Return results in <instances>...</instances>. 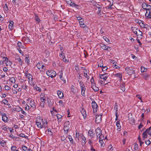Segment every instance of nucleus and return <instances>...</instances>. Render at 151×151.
<instances>
[{
	"label": "nucleus",
	"instance_id": "f257e3e1",
	"mask_svg": "<svg viewBox=\"0 0 151 151\" xmlns=\"http://www.w3.org/2000/svg\"><path fill=\"white\" fill-rule=\"evenodd\" d=\"M36 124L39 129L47 127V122L45 120H43L40 117H37L36 118Z\"/></svg>",
	"mask_w": 151,
	"mask_h": 151
},
{
	"label": "nucleus",
	"instance_id": "f03ea898",
	"mask_svg": "<svg viewBox=\"0 0 151 151\" xmlns=\"http://www.w3.org/2000/svg\"><path fill=\"white\" fill-rule=\"evenodd\" d=\"M3 60H1L0 61V64L1 65H3L4 64V62L5 63L6 66H10L12 64V63L6 57H2Z\"/></svg>",
	"mask_w": 151,
	"mask_h": 151
},
{
	"label": "nucleus",
	"instance_id": "7ed1b4c3",
	"mask_svg": "<svg viewBox=\"0 0 151 151\" xmlns=\"http://www.w3.org/2000/svg\"><path fill=\"white\" fill-rule=\"evenodd\" d=\"M95 131L97 138L104 139V136L102 133L101 130L99 128H97Z\"/></svg>",
	"mask_w": 151,
	"mask_h": 151
},
{
	"label": "nucleus",
	"instance_id": "20e7f679",
	"mask_svg": "<svg viewBox=\"0 0 151 151\" xmlns=\"http://www.w3.org/2000/svg\"><path fill=\"white\" fill-rule=\"evenodd\" d=\"M47 75L50 77L52 78L55 77L56 75V72L53 70H49L46 72Z\"/></svg>",
	"mask_w": 151,
	"mask_h": 151
},
{
	"label": "nucleus",
	"instance_id": "39448f33",
	"mask_svg": "<svg viewBox=\"0 0 151 151\" xmlns=\"http://www.w3.org/2000/svg\"><path fill=\"white\" fill-rule=\"evenodd\" d=\"M70 127V125L69 121H67L65 123L63 129L65 133H67L68 132V130Z\"/></svg>",
	"mask_w": 151,
	"mask_h": 151
},
{
	"label": "nucleus",
	"instance_id": "423d86ee",
	"mask_svg": "<svg viewBox=\"0 0 151 151\" xmlns=\"http://www.w3.org/2000/svg\"><path fill=\"white\" fill-rule=\"evenodd\" d=\"M142 6L144 9L146 10L148 12H150V10L151 9V5L147 4L145 3H143L142 4Z\"/></svg>",
	"mask_w": 151,
	"mask_h": 151
},
{
	"label": "nucleus",
	"instance_id": "0eeeda50",
	"mask_svg": "<svg viewBox=\"0 0 151 151\" xmlns=\"http://www.w3.org/2000/svg\"><path fill=\"white\" fill-rule=\"evenodd\" d=\"M91 105L93 109V113L94 114H96L98 109L97 105L95 102H93L91 103Z\"/></svg>",
	"mask_w": 151,
	"mask_h": 151
},
{
	"label": "nucleus",
	"instance_id": "6e6552de",
	"mask_svg": "<svg viewBox=\"0 0 151 151\" xmlns=\"http://www.w3.org/2000/svg\"><path fill=\"white\" fill-rule=\"evenodd\" d=\"M81 27L84 28L85 31L86 32L88 31V28L86 25L84 24V21L83 19L79 21Z\"/></svg>",
	"mask_w": 151,
	"mask_h": 151
},
{
	"label": "nucleus",
	"instance_id": "1a4fd4ad",
	"mask_svg": "<svg viewBox=\"0 0 151 151\" xmlns=\"http://www.w3.org/2000/svg\"><path fill=\"white\" fill-rule=\"evenodd\" d=\"M99 45L104 50H107L108 51H110L111 50V47L108 46H106L105 44L103 43H101Z\"/></svg>",
	"mask_w": 151,
	"mask_h": 151
},
{
	"label": "nucleus",
	"instance_id": "9d476101",
	"mask_svg": "<svg viewBox=\"0 0 151 151\" xmlns=\"http://www.w3.org/2000/svg\"><path fill=\"white\" fill-rule=\"evenodd\" d=\"M102 115H97L96 116L95 122L96 123L99 124L101 122Z\"/></svg>",
	"mask_w": 151,
	"mask_h": 151
},
{
	"label": "nucleus",
	"instance_id": "9b49d317",
	"mask_svg": "<svg viewBox=\"0 0 151 151\" xmlns=\"http://www.w3.org/2000/svg\"><path fill=\"white\" fill-rule=\"evenodd\" d=\"M137 23L139 24L141 28H145V26L147 25L145 24L144 22L142 21L138 20Z\"/></svg>",
	"mask_w": 151,
	"mask_h": 151
},
{
	"label": "nucleus",
	"instance_id": "f8f14e48",
	"mask_svg": "<svg viewBox=\"0 0 151 151\" xmlns=\"http://www.w3.org/2000/svg\"><path fill=\"white\" fill-rule=\"evenodd\" d=\"M125 70L127 73L129 75H132L134 71L132 68L128 67L126 68H125Z\"/></svg>",
	"mask_w": 151,
	"mask_h": 151
},
{
	"label": "nucleus",
	"instance_id": "ddd939ff",
	"mask_svg": "<svg viewBox=\"0 0 151 151\" xmlns=\"http://www.w3.org/2000/svg\"><path fill=\"white\" fill-rule=\"evenodd\" d=\"M135 34H136L137 37L141 38H142V33L139 29H138Z\"/></svg>",
	"mask_w": 151,
	"mask_h": 151
},
{
	"label": "nucleus",
	"instance_id": "4468645a",
	"mask_svg": "<svg viewBox=\"0 0 151 151\" xmlns=\"http://www.w3.org/2000/svg\"><path fill=\"white\" fill-rule=\"evenodd\" d=\"M40 98L41 101L43 102H45L46 101V97L45 96V94L43 93H42L40 95Z\"/></svg>",
	"mask_w": 151,
	"mask_h": 151
},
{
	"label": "nucleus",
	"instance_id": "2eb2a0df",
	"mask_svg": "<svg viewBox=\"0 0 151 151\" xmlns=\"http://www.w3.org/2000/svg\"><path fill=\"white\" fill-rule=\"evenodd\" d=\"M67 4L72 6L76 7L78 6L75 4V3L72 2L70 0H69L68 1H66Z\"/></svg>",
	"mask_w": 151,
	"mask_h": 151
},
{
	"label": "nucleus",
	"instance_id": "dca6fc26",
	"mask_svg": "<svg viewBox=\"0 0 151 151\" xmlns=\"http://www.w3.org/2000/svg\"><path fill=\"white\" fill-rule=\"evenodd\" d=\"M29 104L30 106V107H32L33 109H34L35 108V106L34 101L32 100H30V102Z\"/></svg>",
	"mask_w": 151,
	"mask_h": 151
},
{
	"label": "nucleus",
	"instance_id": "f3484780",
	"mask_svg": "<svg viewBox=\"0 0 151 151\" xmlns=\"http://www.w3.org/2000/svg\"><path fill=\"white\" fill-rule=\"evenodd\" d=\"M114 76L118 78L120 81L122 79V74L121 73H118L114 74Z\"/></svg>",
	"mask_w": 151,
	"mask_h": 151
},
{
	"label": "nucleus",
	"instance_id": "a211bd4d",
	"mask_svg": "<svg viewBox=\"0 0 151 151\" xmlns=\"http://www.w3.org/2000/svg\"><path fill=\"white\" fill-rule=\"evenodd\" d=\"M44 66V65L42 63L39 62L36 65L37 68L39 69H42Z\"/></svg>",
	"mask_w": 151,
	"mask_h": 151
},
{
	"label": "nucleus",
	"instance_id": "6ab92c4d",
	"mask_svg": "<svg viewBox=\"0 0 151 151\" xmlns=\"http://www.w3.org/2000/svg\"><path fill=\"white\" fill-rule=\"evenodd\" d=\"M2 120L4 122H6L8 120V118L5 114L2 115Z\"/></svg>",
	"mask_w": 151,
	"mask_h": 151
},
{
	"label": "nucleus",
	"instance_id": "aec40b11",
	"mask_svg": "<svg viewBox=\"0 0 151 151\" xmlns=\"http://www.w3.org/2000/svg\"><path fill=\"white\" fill-rule=\"evenodd\" d=\"M147 134V132L146 130H145L142 134V139L143 140L147 138L148 136Z\"/></svg>",
	"mask_w": 151,
	"mask_h": 151
},
{
	"label": "nucleus",
	"instance_id": "412c9836",
	"mask_svg": "<svg viewBox=\"0 0 151 151\" xmlns=\"http://www.w3.org/2000/svg\"><path fill=\"white\" fill-rule=\"evenodd\" d=\"M58 95L59 97L62 99L63 97V93L61 91H58L57 92Z\"/></svg>",
	"mask_w": 151,
	"mask_h": 151
},
{
	"label": "nucleus",
	"instance_id": "4be33fe9",
	"mask_svg": "<svg viewBox=\"0 0 151 151\" xmlns=\"http://www.w3.org/2000/svg\"><path fill=\"white\" fill-rule=\"evenodd\" d=\"M116 124L117 127V130L118 131H119L121 130V126L119 123V121H117L116 123Z\"/></svg>",
	"mask_w": 151,
	"mask_h": 151
},
{
	"label": "nucleus",
	"instance_id": "5701e85b",
	"mask_svg": "<svg viewBox=\"0 0 151 151\" xmlns=\"http://www.w3.org/2000/svg\"><path fill=\"white\" fill-rule=\"evenodd\" d=\"M129 122L132 125L134 124L135 120L132 117H129Z\"/></svg>",
	"mask_w": 151,
	"mask_h": 151
},
{
	"label": "nucleus",
	"instance_id": "b1692460",
	"mask_svg": "<svg viewBox=\"0 0 151 151\" xmlns=\"http://www.w3.org/2000/svg\"><path fill=\"white\" fill-rule=\"evenodd\" d=\"M16 59L18 61L19 64L22 65V59L19 56H16Z\"/></svg>",
	"mask_w": 151,
	"mask_h": 151
},
{
	"label": "nucleus",
	"instance_id": "393cba45",
	"mask_svg": "<svg viewBox=\"0 0 151 151\" xmlns=\"http://www.w3.org/2000/svg\"><path fill=\"white\" fill-rule=\"evenodd\" d=\"M88 135L91 137H93L94 135V132L92 130H90L88 132Z\"/></svg>",
	"mask_w": 151,
	"mask_h": 151
},
{
	"label": "nucleus",
	"instance_id": "a878e982",
	"mask_svg": "<svg viewBox=\"0 0 151 151\" xmlns=\"http://www.w3.org/2000/svg\"><path fill=\"white\" fill-rule=\"evenodd\" d=\"M145 16L147 18L151 19V13L150 12H148L147 11L145 13Z\"/></svg>",
	"mask_w": 151,
	"mask_h": 151
},
{
	"label": "nucleus",
	"instance_id": "bb28decb",
	"mask_svg": "<svg viewBox=\"0 0 151 151\" xmlns=\"http://www.w3.org/2000/svg\"><path fill=\"white\" fill-rule=\"evenodd\" d=\"M138 29L137 28V27H132L131 28V30L133 32L134 34H136L137 33V32L138 30Z\"/></svg>",
	"mask_w": 151,
	"mask_h": 151
},
{
	"label": "nucleus",
	"instance_id": "cd10ccee",
	"mask_svg": "<svg viewBox=\"0 0 151 151\" xmlns=\"http://www.w3.org/2000/svg\"><path fill=\"white\" fill-rule=\"evenodd\" d=\"M143 78L146 80H147L149 78V76L146 73H145L142 74Z\"/></svg>",
	"mask_w": 151,
	"mask_h": 151
},
{
	"label": "nucleus",
	"instance_id": "c85d7f7f",
	"mask_svg": "<svg viewBox=\"0 0 151 151\" xmlns=\"http://www.w3.org/2000/svg\"><path fill=\"white\" fill-rule=\"evenodd\" d=\"M91 87L95 91H96L99 90V88L95 85V84L92 85Z\"/></svg>",
	"mask_w": 151,
	"mask_h": 151
},
{
	"label": "nucleus",
	"instance_id": "c756f323",
	"mask_svg": "<svg viewBox=\"0 0 151 151\" xmlns=\"http://www.w3.org/2000/svg\"><path fill=\"white\" fill-rule=\"evenodd\" d=\"M14 109V111H19L22 110V109L19 106H16Z\"/></svg>",
	"mask_w": 151,
	"mask_h": 151
},
{
	"label": "nucleus",
	"instance_id": "7c9ffc66",
	"mask_svg": "<svg viewBox=\"0 0 151 151\" xmlns=\"http://www.w3.org/2000/svg\"><path fill=\"white\" fill-rule=\"evenodd\" d=\"M23 40L24 41V42L25 43H28L31 42V40H30L29 37L23 38Z\"/></svg>",
	"mask_w": 151,
	"mask_h": 151
},
{
	"label": "nucleus",
	"instance_id": "2f4dec72",
	"mask_svg": "<svg viewBox=\"0 0 151 151\" xmlns=\"http://www.w3.org/2000/svg\"><path fill=\"white\" fill-rule=\"evenodd\" d=\"M100 78L101 79H103L105 81L107 78V77L106 74L101 75L100 76Z\"/></svg>",
	"mask_w": 151,
	"mask_h": 151
},
{
	"label": "nucleus",
	"instance_id": "473e14b6",
	"mask_svg": "<svg viewBox=\"0 0 151 151\" xmlns=\"http://www.w3.org/2000/svg\"><path fill=\"white\" fill-rule=\"evenodd\" d=\"M13 21H11L10 22L9 25V28L11 30H12L13 28Z\"/></svg>",
	"mask_w": 151,
	"mask_h": 151
},
{
	"label": "nucleus",
	"instance_id": "72a5a7b5",
	"mask_svg": "<svg viewBox=\"0 0 151 151\" xmlns=\"http://www.w3.org/2000/svg\"><path fill=\"white\" fill-rule=\"evenodd\" d=\"M26 76L27 78H28L29 81H32V76L30 74L28 73L26 75Z\"/></svg>",
	"mask_w": 151,
	"mask_h": 151
},
{
	"label": "nucleus",
	"instance_id": "f704fd0d",
	"mask_svg": "<svg viewBox=\"0 0 151 151\" xmlns=\"http://www.w3.org/2000/svg\"><path fill=\"white\" fill-rule=\"evenodd\" d=\"M94 5L95 6L96 8H98V9H102V5L101 4L100 5L96 3Z\"/></svg>",
	"mask_w": 151,
	"mask_h": 151
},
{
	"label": "nucleus",
	"instance_id": "c9c22d12",
	"mask_svg": "<svg viewBox=\"0 0 151 151\" xmlns=\"http://www.w3.org/2000/svg\"><path fill=\"white\" fill-rule=\"evenodd\" d=\"M80 84L81 86V91L86 90V88H85V86L82 83H81V81H80Z\"/></svg>",
	"mask_w": 151,
	"mask_h": 151
},
{
	"label": "nucleus",
	"instance_id": "e433bc0d",
	"mask_svg": "<svg viewBox=\"0 0 151 151\" xmlns=\"http://www.w3.org/2000/svg\"><path fill=\"white\" fill-rule=\"evenodd\" d=\"M81 112L84 118L86 117V113L84 109H82L81 111Z\"/></svg>",
	"mask_w": 151,
	"mask_h": 151
},
{
	"label": "nucleus",
	"instance_id": "4c0bfd02",
	"mask_svg": "<svg viewBox=\"0 0 151 151\" xmlns=\"http://www.w3.org/2000/svg\"><path fill=\"white\" fill-rule=\"evenodd\" d=\"M34 90L37 91H38L40 92L41 91V88L37 86H34Z\"/></svg>",
	"mask_w": 151,
	"mask_h": 151
},
{
	"label": "nucleus",
	"instance_id": "58836bf2",
	"mask_svg": "<svg viewBox=\"0 0 151 151\" xmlns=\"http://www.w3.org/2000/svg\"><path fill=\"white\" fill-rule=\"evenodd\" d=\"M118 106L117 103H116L114 105V109L115 110L116 112L115 113H118Z\"/></svg>",
	"mask_w": 151,
	"mask_h": 151
},
{
	"label": "nucleus",
	"instance_id": "ea45409f",
	"mask_svg": "<svg viewBox=\"0 0 151 151\" xmlns=\"http://www.w3.org/2000/svg\"><path fill=\"white\" fill-rule=\"evenodd\" d=\"M147 134L151 136V127L146 130Z\"/></svg>",
	"mask_w": 151,
	"mask_h": 151
},
{
	"label": "nucleus",
	"instance_id": "a19ab883",
	"mask_svg": "<svg viewBox=\"0 0 151 151\" xmlns=\"http://www.w3.org/2000/svg\"><path fill=\"white\" fill-rule=\"evenodd\" d=\"M88 72L86 70H85L84 71V76L87 78V79H89V76H88L87 75Z\"/></svg>",
	"mask_w": 151,
	"mask_h": 151
},
{
	"label": "nucleus",
	"instance_id": "79ce46f5",
	"mask_svg": "<svg viewBox=\"0 0 151 151\" xmlns=\"http://www.w3.org/2000/svg\"><path fill=\"white\" fill-rule=\"evenodd\" d=\"M0 143L1 145L3 147H4L6 144V142L4 140L0 141Z\"/></svg>",
	"mask_w": 151,
	"mask_h": 151
},
{
	"label": "nucleus",
	"instance_id": "37998d69",
	"mask_svg": "<svg viewBox=\"0 0 151 151\" xmlns=\"http://www.w3.org/2000/svg\"><path fill=\"white\" fill-rule=\"evenodd\" d=\"M3 9L6 12H7L8 10V8L7 4H5L4 5Z\"/></svg>",
	"mask_w": 151,
	"mask_h": 151
},
{
	"label": "nucleus",
	"instance_id": "c03bdc74",
	"mask_svg": "<svg viewBox=\"0 0 151 151\" xmlns=\"http://www.w3.org/2000/svg\"><path fill=\"white\" fill-rule=\"evenodd\" d=\"M59 105L60 106L63 107L64 106V104L63 103V101L62 100H60L59 101Z\"/></svg>",
	"mask_w": 151,
	"mask_h": 151
},
{
	"label": "nucleus",
	"instance_id": "a18cd8bd",
	"mask_svg": "<svg viewBox=\"0 0 151 151\" xmlns=\"http://www.w3.org/2000/svg\"><path fill=\"white\" fill-rule=\"evenodd\" d=\"M104 139H99V142L101 145V146H103L104 145V142L103 141V140Z\"/></svg>",
	"mask_w": 151,
	"mask_h": 151
},
{
	"label": "nucleus",
	"instance_id": "49530a36",
	"mask_svg": "<svg viewBox=\"0 0 151 151\" xmlns=\"http://www.w3.org/2000/svg\"><path fill=\"white\" fill-rule=\"evenodd\" d=\"M11 150L12 151H17V147L14 146H13L11 147Z\"/></svg>",
	"mask_w": 151,
	"mask_h": 151
},
{
	"label": "nucleus",
	"instance_id": "de8ad7c7",
	"mask_svg": "<svg viewBox=\"0 0 151 151\" xmlns=\"http://www.w3.org/2000/svg\"><path fill=\"white\" fill-rule=\"evenodd\" d=\"M10 81L12 83H14L15 81V78L14 77H12L10 78Z\"/></svg>",
	"mask_w": 151,
	"mask_h": 151
},
{
	"label": "nucleus",
	"instance_id": "09e8293b",
	"mask_svg": "<svg viewBox=\"0 0 151 151\" xmlns=\"http://www.w3.org/2000/svg\"><path fill=\"white\" fill-rule=\"evenodd\" d=\"M147 69L144 67H142L141 68V71L142 73L145 72L147 71Z\"/></svg>",
	"mask_w": 151,
	"mask_h": 151
},
{
	"label": "nucleus",
	"instance_id": "8fccbe9b",
	"mask_svg": "<svg viewBox=\"0 0 151 151\" xmlns=\"http://www.w3.org/2000/svg\"><path fill=\"white\" fill-rule=\"evenodd\" d=\"M81 137L83 140L82 142L83 143H85L86 142V138L85 137L83 136V135H82V136L81 135Z\"/></svg>",
	"mask_w": 151,
	"mask_h": 151
},
{
	"label": "nucleus",
	"instance_id": "3c124183",
	"mask_svg": "<svg viewBox=\"0 0 151 151\" xmlns=\"http://www.w3.org/2000/svg\"><path fill=\"white\" fill-rule=\"evenodd\" d=\"M138 139L139 140V142L140 143V146H141L142 144L144 143V142L142 141L141 138L139 136L138 138Z\"/></svg>",
	"mask_w": 151,
	"mask_h": 151
},
{
	"label": "nucleus",
	"instance_id": "603ef678",
	"mask_svg": "<svg viewBox=\"0 0 151 151\" xmlns=\"http://www.w3.org/2000/svg\"><path fill=\"white\" fill-rule=\"evenodd\" d=\"M108 148L109 149L108 151H114V148L112 147L111 145L109 146Z\"/></svg>",
	"mask_w": 151,
	"mask_h": 151
},
{
	"label": "nucleus",
	"instance_id": "864d4df0",
	"mask_svg": "<svg viewBox=\"0 0 151 151\" xmlns=\"http://www.w3.org/2000/svg\"><path fill=\"white\" fill-rule=\"evenodd\" d=\"M46 132H47V134L50 135H51L52 134V133L50 130V129H48L46 131Z\"/></svg>",
	"mask_w": 151,
	"mask_h": 151
},
{
	"label": "nucleus",
	"instance_id": "5fc2aeb1",
	"mask_svg": "<svg viewBox=\"0 0 151 151\" xmlns=\"http://www.w3.org/2000/svg\"><path fill=\"white\" fill-rule=\"evenodd\" d=\"M121 89L123 91H124L125 90V86L124 85L122 84L121 86Z\"/></svg>",
	"mask_w": 151,
	"mask_h": 151
},
{
	"label": "nucleus",
	"instance_id": "6e6d98bb",
	"mask_svg": "<svg viewBox=\"0 0 151 151\" xmlns=\"http://www.w3.org/2000/svg\"><path fill=\"white\" fill-rule=\"evenodd\" d=\"M68 138L69 139L70 141L72 143H73V140L71 137L69 135L68 136Z\"/></svg>",
	"mask_w": 151,
	"mask_h": 151
},
{
	"label": "nucleus",
	"instance_id": "4d7b16f0",
	"mask_svg": "<svg viewBox=\"0 0 151 151\" xmlns=\"http://www.w3.org/2000/svg\"><path fill=\"white\" fill-rule=\"evenodd\" d=\"M22 88L24 90L27 89V86L26 84H23L22 86Z\"/></svg>",
	"mask_w": 151,
	"mask_h": 151
},
{
	"label": "nucleus",
	"instance_id": "13d9d810",
	"mask_svg": "<svg viewBox=\"0 0 151 151\" xmlns=\"http://www.w3.org/2000/svg\"><path fill=\"white\" fill-rule=\"evenodd\" d=\"M56 116L57 117L58 119V120L61 119L62 117V115H61L60 114H56Z\"/></svg>",
	"mask_w": 151,
	"mask_h": 151
},
{
	"label": "nucleus",
	"instance_id": "bf43d9fd",
	"mask_svg": "<svg viewBox=\"0 0 151 151\" xmlns=\"http://www.w3.org/2000/svg\"><path fill=\"white\" fill-rule=\"evenodd\" d=\"M59 56L60 58H63L65 57L63 51L61 52V53L60 54Z\"/></svg>",
	"mask_w": 151,
	"mask_h": 151
},
{
	"label": "nucleus",
	"instance_id": "052dcab7",
	"mask_svg": "<svg viewBox=\"0 0 151 151\" xmlns=\"http://www.w3.org/2000/svg\"><path fill=\"white\" fill-rule=\"evenodd\" d=\"M22 148L23 150L24 151H26L27 150V147L23 145Z\"/></svg>",
	"mask_w": 151,
	"mask_h": 151
},
{
	"label": "nucleus",
	"instance_id": "680f3d73",
	"mask_svg": "<svg viewBox=\"0 0 151 151\" xmlns=\"http://www.w3.org/2000/svg\"><path fill=\"white\" fill-rule=\"evenodd\" d=\"M3 103L5 105H7L8 104V101L5 99L3 101Z\"/></svg>",
	"mask_w": 151,
	"mask_h": 151
},
{
	"label": "nucleus",
	"instance_id": "e2e57ef3",
	"mask_svg": "<svg viewBox=\"0 0 151 151\" xmlns=\"http://www.w3.org/2000/svg\"><path fill=\"white\" fill-rule=\"evenodd\" d=\"M101 63H99L98 65V66L99 67H103V64L102 63V61L101 60Z\"/></svg>",
	"mask_w": 151,
	"mask_h": 151
},
{
	"label": "nucleus",
	"instance_id": "0e129e2a",
	"mask_svg": "<svg viewBox=\"0 0 151 151\" xmlns=\"http://www.w3.org/2000/svg\"><path fill=\"white\" fill-rule=\"evenodd\" d=\"M30 108V107L29 105H27L25 107V109L26 110H27L29 109Z\"/></svg>",
	"mask_w": 151,
	"mask_h": 151
},
{
	"label": "nucleus",
	"instance_id": "69168bd1",
	"mask_svg": "<svg viewBox=\"0 0 151 151\" xmlns=\"http://www.w3.org/2000/svg\"><path fill=\"white\" fill-rule=\"evenodd\" d=\"M29 61V58L26 57L25 58V62L27 63H28Z\"/></svg>",
	"mask_w": 151,
	"mask_h": 151
},
{
	"label": "nucleus",
	"instance_id": "338daca9",
	"mask_svg": "<svg viewBox=\"0 0 151 151\" xmlns=\"http://www.w3.org/2000/svg\"><path fill=\"white\" fill-rule=\"evenodd\" d=\"M145 142L147 145H149L150 143V141L149 140H145Z\"/></svg>",
	"mask_w": 151,
	"mask_h": 151
},
{
	"label": "nucleus",
	"instance_id": "774afa93",
	"mask_svg": "<svg viewBox=\"0 0 151 151\" xmlns=\"http://www.w3.org/2000/svg\"><path fill=\"white\" fill-rule=\"evenodd\" d=\"M10 89V87L6 85L5 86V89L6 90H9Z\"/></svg>",
	"mask_w": 151,
	"mask_h": 151
}]
</instances>
